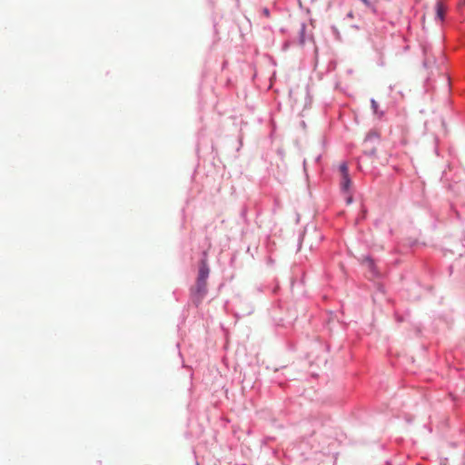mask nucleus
<instances>
[{
    "label": "nucleus",
    "mask_w": 465,
    "mask_h": 465,
    "mask_svg": "<svg viewBox=\"0 0 465 465\" xmlns=\"http://www.w3.org/2000/svg\"><path fill=\"white\" fill-rule=\"evenodd\" d=\"M210 268L207 263L206 253L199 262L198 276L196 282L191 288V301L194 305H200L207 295V279L209 277Z\"/></svg>",
    "instance_id": "f257e3e1"
},
{
    "label": "nucleus",
    "mask_w": 465,
    "mask_h": 465,
    "mask_svg": "<svg viewBox=\"0 0 465 465\" xmlns=\"http://www.w3.org/2000/svg\"><path fill=\"white\" fill-rule=\"evenodd\" d=\"M445 14L446 6H444V5L441 4V2H438V4H436V16L438 17V19H440V21H443Z\"/></svg>",
    "instance_id": "f03ea898"
},
{
    "label": "nucleus",
    "mask_w": 465,
    "mask_h": 465,
    "mask_svg": "<svg viewBox=\"0 0 465 465\" xmlns=\"http://www.w3.org/2000/svg\"><path fill=\"white\" fill-rule=\"evenodd\" d=\"M351 180L350 177L349 171L347 172V174L344 176L343 180L341 182V189L344 191H348L351 188Z\"/></svg>",
    "instance_id": "7ed1b4c3"
},
{
    "label": "nucleus",
    "mask_w": 465,
    "mask_h": 465,
    "mask_svg": "<svg viewBox=\"0 0 465 465\" xmlns=\"http://www.w3.org/2000/svg\"><path fill=\"white\" fill-rule=\"evenodd\" d=\"M348 170H349V167H348L347 163H345V162H343L340 165V172L341 173V179H344L345 174H347V173H348Z\"/></svg>",
    "instance_id": "20e7f679"
},
{
    "label": "nucleus",
    "mask_w": 465,
    "mask_h": 465,
    "mask_svg": "<svg viewBox=\"0 0 465 465\" xmlns=\"http://www.w3.org/2000/svg\"><path fill=\"white\" fill-rule=\"evenodd\" d=\"M371 104L373 113L378 114L379 113V104H378L377 101L371 100Z\"/></svg>",
    "instance_id": "39448f33"
},
{
    "label": "nucleus",
    "mask_w": 465,
    "mask_h": 465,
    "mask_svg": "<svg viewBox=\"0 0 465 465\" xmlns=\"http://www.w3.org/2000/svg\"><path fill=\"white\" fill-rule=\"evenodd\" d=\"M364 262L367 263V265L371 266V268L373 265V262L371 260V258H366Z\"/></svg>",
    "instance_id": "423d86ee"
},
{
    "label": "nucleus",
    "mask_w": 465,
    "mask_h": 465,
    "mask_svg": "<svg viewBox=\"0 0 465 465\" xmlns=\"http://www.w3.org/2000/svg\"><path fill=\"white\" fill-rule=\"evenodd\" d=\"M364 5H367V7H371L372 4L370 2V0H361Z\"/></svg>",
    "instance_id": "0eeeda50"
},
{
    "label": "nucleus",
    "mask_w": 465,
    "mask_h": 465,
    "mask_svg": "<svg viewBox=\"0 0 465 465\" xmlns=\"http://www.w3.org/2000/svg\"><path fill=\"white\" fill-rule=\"evenodd\" d=\"M347 202H348V203H351V202H352V197H351V196H349V197L347 198Z\"/></svg>",
    "instance_id": "6e6552de"
}]
</instances>
